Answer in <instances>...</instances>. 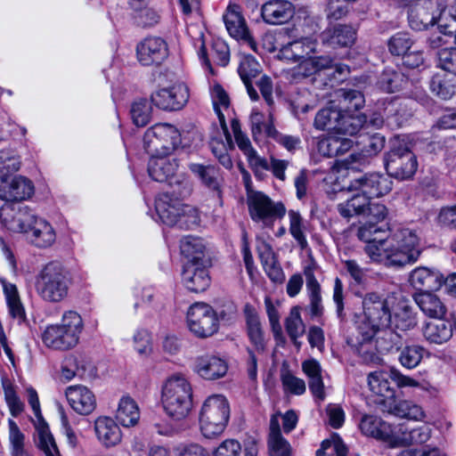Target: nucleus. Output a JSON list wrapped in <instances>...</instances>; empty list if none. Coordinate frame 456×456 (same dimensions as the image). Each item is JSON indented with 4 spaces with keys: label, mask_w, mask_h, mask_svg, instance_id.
I'll return each mask as SVG.
<instances>
[{
    "label": "nucleus",
    "mask_w": 456,
    "mask_h": 456,
    "mask_svg": "<svg viewBox=\"0 0 456 456\" xmlns=\"http://www.w3.org/2000/svg\"><path fill=\"white\" fill-rule=\"evenodd\" d=\"M56 323L69 332H71V334L76 337V339L80 340L85 329V322L78 312L75 310L64 311L60 321Z\"/></svg>",
    "instance_id": "50"
},
{
    "label": "nucleus",
    "mask_w": 456,
    "mask_h": 456,
    "mask_svg": "<svg viewBox=\"0 0 456 456\" xmlns=\"http://www.w3.org/2000/svg\"><path fill=\"white\" fill-rule=\"evenodd\" d=\"M295 14V7L287 0H268L261 6V17L270 25L288 22Z\"/></svg>",
    "instance_id": "26"
},
{
    "label": "nucleus",
    "mask_w": 456,
    "mask_h": 456,
    "mask_svg": "<svg viewBox=\"0 0 456 456\" xmlns=\"http://www.w3.org/2000/svg\"><path fill=\"white\" fill-rule=\"evenodd\" d=\"M232 129L239 149L246 156L248 165L255 174L257 175L264 170H267L269 168V163L265 159L257 154L256 150L252 147L248 136L240 131V123L237 120H232Z\"/></svg>",
    "instance_id": "27"
},
{
    "label": "nucleus",
    "mask_w": 456,
    "mask_h": 456,
    "mask_svg": "<svg viewBox=\"0 0 456 456\" xmlns=\"http://www.w3.org/2000/svg\"><path fill=\"white\" fill-rule=\"evenodd\" d=\"M136 52L142 65L159 64L167 56V46L160 37H147L137 45Z\"/></svg>",
    "instance_id": "25"
},
{
    "label": "nucleus",
    "mask_w": 456,
    "mask_h": 456,
    "mask_svg": "<svg viewBox=\"0 0 456 456\" xmlns=\"http://www.w3.org/2000/svg\"><path fill=\"white\" fill-rule=\"evenodd\" d=\"M115 418L125 428L137 425L140 419V409L137 403L131 396L123 395L118 401Z\"/></svg>",
    "instance_id": "37"
},
{
    "label": "nucleus",
    "mask_w": 456,
    "mask_h": 456,
    "mask_svg": "<svg viewBox=\"0 0 456 456\" xmlns=\"http://www.w3.org/2000/svg\"><path fill=\"white\" fill-rule=\"evenodd\" d=\"M432 433V428L428 424L414 427L398 425L395 427L392 448L426 444L431 438Z\"/></svg>",
    "instance_id": "20"
},
{
    "label": "nucleus",
    "mask_w": 456,
    "mask_h": 456,
    "mask_svg": "<svg viewBox=\"0 0 456 456\" xmlns=\"http://www.w3.org/2000/svg\"><path fill=\"white\" fill-rule=\"evenodd\" d=\"M288 215L289 219V233L297 242L299 247L304 249L307 247V240L305 234V226L304 224V219L301 215L295 210H289Z\"/></svg>",
    "instance_id": "56"
},
{
    "label": "nucleus",
    "mask_w": 456,
    "mask_h": 456,
    "mask_svg": "<svg viewBox=\"0 0 456 456\" xmlns=\"http://www.w3.org/2000/svg\"><path fill=\"white\" fill-rule=\"evenodd\" d=\"M409 281L414 289L424 291L439 289L445 283V279L436 269L419 266L411 272Z\"/></svg>",
    "instance_id": "29"
},
{
    "label": "nucleus",
    "mask_w": 456,
    "mask_h": 456,
    "mask_svg": "<svg viewBox=\"0 0 456 456\" xmlns=\"http://www.w3.org/2000/svg\"><path fill=\"white\" fill-rule=\"evenodd\" d=\"M393 412L399 418L414 421H423L426 418V413L421 406L407 400L400 401L396 403Z\"/></svg>",
    "instance_id": "53"
},
{
    "label": "nucleus",
    "mask_w": 456,
    "mask_h": 456,
    "mask_svg": "<svg viewBox=\"0 0 456 456\" xmlns=\"http://www.w3.org/2000/svg\"><path fill=\"white\" fill-rule=\"evenodd\" d=\"M425 355H428V352L423 346L407 345L399 351L398 362L403 368L412 370L420 364Z\"/></svg>",
    "instance_id": "45"
},
{
    "label": "nucleus",
    "mask_w": 456,
    "mask_h": 456,
    "mask_svg": "<svg viewBox=\"0 0 456 456\" xmlns=\"http://www.w3.org/2000/svg\"><path fill=\"white\" fill-rule=\"evenodd\" d=\"M248 334L257 353H263L265 343L257 314L251 310L247 311Z\"/></svg>",
    "instance_id": "49"
},
{
    "label": "nucleus",
    "mask_w": 456,
    "mask_h": 456,
    "mask_svg": "<svg viewBox=\"0 0 456 456\" xmlns=\"http://www.w3.org/2000/svg\"><path fill=\"white\" fill-rule=\"evenodd\" d=\"M21 159L17 151L12 148L0 150V173H15L20 169Z\"/></svg>",
    "instance_id": "57"
},
{
    "label": "nucleus",
    "mask_w": 456,
    "mask_h": 456,
    "mask_svg": "<svg viewBox=\"0 0 456 456\" xmlns=\"http://www.w3.org/2000/svg\"><path fill=\"white\" fill-rule=\"evenodd\" d=\"M210 95L213 102L215 112L216 113L221 128L227 133V126L225 123L223 110H226L230 104V98L224 89L218 84H215L210 88Z\"/></svg>",
    "instance_id": "47"
},
{
    "label": "nucleus",
    "mask_w": 456,
    "mask_h": 456,
    "mask_svg": "<svg viewBox=\"0 0 456 456\" xmlns=\"http://www.w3.org/2000/svg\"><path fill=\"white\" fill-rule=\"evenodd\" d=\"M446 11L434 1H423L411 5L408 8L409 26L416 31H422L437 23L438 36L430 37L432 47H439L445 40L440 36L452 37L453 29L456 28V19L452 17L449 23L446 22Z\"/></svg>",
    "instance_id": "5"
},
{
    "label": "nucleus",
    "mask_w": 456,
    "mask_h": 456,
    "mask_svg": "<svg viewBox=\"0 0 456 456\" xmlns=\"http://www.w3.org/2000/svg\"><path fill=\"white\" fill-rule=\"evenodd\" d=\"M223 18L231 37L245 40L249 37L248 28L239 5L229 4Z\"/></svg>",
    "instance_id": "34"
},
{
    "label": "nucleus",
    "mask_w": 456,
    "mask_h": 456,
    "mask_svg": "<svg viewBox=\"0 0 456 456\" xmlns=\"http://www.w3.org/2000/svg\"><path fill=\"white\" fill-rule=\"evenodd\" d=\"M222 131L225 136L226 142L222 139L212 138L210 142V148L219 162L225 168H231L232 167V162L228 154V150L232 148L231 135L228 131L227 133H224L223 129Z\"/></svg>",
    "instance_id": "55"
},
{
    "label": "nucleus",
    "mask_w": 456,
    "mask_h": 456,
    "mask_svg": "<svg viewBox=\"0 0 456 456\" xmlns=\"http://www.w3.org/2000/svg\"><path fill=\"white\" fill-rule=\"evenodd\" d=\"M228 368L225 359L216 354H205L196 358L193 370L203 379L216 380L224 377Z\"/></svg>",
    "instance_id": "21"
},
{
    "label": "nucleus",
    "mask_w": 456,
    "mask_h": 456,
    "mask_svg": "<svg viewBox=\"0 0 456 456\" xmlns=\"http://www.w3.org/2000/svg\"><path fill=\"white\" fill-rule=\"evenodd\" d=\"M0 282L11 316L19 322H24L26 319V311L17 286L5 279H0Z\"/></svg>",
    "instance_id": "38"
},
{
    "label": "nucleus",
    "mask_w": 456,
    "mask_h": 456,
    "mask_svg": "<svg viewBox=\"0 0 456 456\" xmlns=\"http://www.w3.org/2000/svg\"><path fill=\"white\" fill-rule=\"evenodd\" d=\"M179 142L180 134L170 124H156L144 134V147L151 155L169 154Z\"/></svg>",
    "instance_id": "11"
},
{
    "label": "nucleus",
    "mask_w": 456,
    "mask_h": 456,
    "mask_svg": "<svg viewBox=\"0 0 456 456\" xmlns=\"http://www.w3.org/2000/svg\"><path fill=\"white\" fill-rule=\"evenodd\" d=\"M362 434L375 438L392 447L395 427L374 415H363L358 424Z\"/></svg>",
    "instance_id": "24"
},
{
    "label": "nucleus",
    "mask_w": 456,
    "mask_h": 456,
    "mask_svg": "<svg viewBox=\"0 0 456 456\" xmlns=\"http://www.w3.org/2000/svg\"><path fill=\"white\" fill-rule=\"evenodd\" d=\"M389 373L383 370H375L369 373L367 381L370 390L381 397H390L394 395V390L388 381Z\"/></svg>",
    "instance_id": "46"
},
{
    "label": "nucleus",
    "mask_w": 456,
    "mask_h": 456,
    "mask_svg": "<svg viewBox=\"0 0 456 456\" xmlns=\"http://www.w3.org/2000/svg\"><path fill=\"white\" fill-rule=\"evenodd\" d=\"M72 279L66 266L56 260L43 265L34 276V289L40 299L49 304L64 301L69 293Z\"/></svg>",
    "instance_id": "4"
},
{
    "label": "nucleus",
    "mask_w": 456,
    "mask_h": 456,
    "mask_svg": "<svg viewBox=\"0 0 456 456\" xmlns=\"http://www.w3.org/2000/svg\"><path fill=\"white\" fill-rule=\"evenodd\" d=\"M0 222L8 230L22 233L27 242L36 248H49L56 241V232L52 224L28 206L3 205Z\"/></svg>",
    "instance_id": "2"
},
{
    "label": "nucleus",
    "mask_w": 456,
    "mask_h": 456,
    "mask_svg": "<svg viewBox=\"0 0 456 456\" xmlns=\"http://www.w3.org/2000/svg\"><path fill=\"white\" fill-rule=\"evenodd\" d=\"M189 168L205 186L216 193L220 203H222L221 179L218 169L211 165L204 166L196 163L190 164Z\"/></svg>",
    "instance_id": "36"
},
{
    "label": "nucleus",
    "mask_w": 456,
    "mask_h": 456,
    "mask_svg": "<svg viewBox=\"0 0 456 456\" xmlns=\"http://www.w3.org/2000/svg\"><path fill=\"white\" fill-rule=\"evenodd\" d=\"M134 348L142 357H148L152 352V339L146 329H138L133 336Z\"/></svg>",
    "instance_id": "60"
},
{
    "label": "nucleus",
    "mask_w": 456,
    "mask_h": 456,
    "mask_svg": "<svg viewBox=\"0 0 456 456\" xmlns=\"http://www.w3.org/2000/svg\"><path fill=\"white\" fill-rule=\"evenodd\" d=\"M332 67V60L329 56L312 57L302 61L293 69L295 77H306L318 71Z\"/></svg>",
    "instance_id": "43"
},
{
    "label": "nucleus",
    "mask_w": 456,
    "mask_h": 456,
    "mask_svg": "<svg viewBox=\"0 0 456 456\" xmlns=\"http://www.w3.org/2000/svg\"><path fill=\"white\" fill-rule=\"evenodd\" d=\"M324 40L333 47L350 46L355 40V30L348 25H337L324 34Z\"/></svg>",
    "instance_id": "44"
},
{
    "label": "nucleus",
    "mask_w": 456,
    "mask_h": 456,
    "mask_svg": "<svg viewBox=\"0 0 456 456\" xmlns=\"http://www.w3.org/2000/svg\"><path fill=\"white\" fill-rule=\"evenodd\" d=\"M186 322L189 330L200 338L214 335L219 328L216 312L205 303H195L189 307Z\"/></svg>",
    "instance_id": "12"
},
{
    "label": "nucleus",
    "mask_w": 456,
    "mask_h": 456,
    "mask_svg": "<svg viewBox=\"0 0 456 456\" xmlns=\"http://www.w3.org/2000/svg\"><path fill=\"white\" fill-rule=\"evenodd\" d=\"M415 304L421 313L430 319H442L447 314L444 300L436 293L419 291L413 295Z\"/></svg>",
    "instance_id": "28"
},
{
    "label": "nucleus",
    "mask_w": 456,
    "mask_h": 456,
    "mask_svg": "<svg viewBox=\"0 0 456 456\" xmlns=\"http://www.w3.org/2000/svg\"><path fill=\"white\" fill-rule=\"evenodd\" d=\"M413 45V40L408 33L398 32L394 35L388 43L389 51L394 55L406 54Z\"/></svg>",
    "instance_id": "62"
},
{
    "label": "nucleus",
    "mask_w": 456,
    "mask_h": 456,
    "mask_svg": "<svg viewBox=\"0 0 456 456\" xmlns=\"http://www.w3.org/2000/svg\"><path fill=\"white\" fill-rule=\"evenodd\" d=\"M342 117L341 110L334 102H330L327 106L321 109L315 115L314 127L320 131H334L336 133H353L360 125V120L356 119L354 124L347 125L339 121Z\"/></svg>",
    "instance_id": "17"
},
{
    "label": "nucleus",
    "mask_w": 456,
    "mask_h": 456,
    "mask_svg": "<svg viewBox=\"0 0 456 456\" xmlns=\"http://www.w3.org/2000/svg\"><path fill=\"white\" fill-rule=\"evenodd\" d=\"M267 114L264 113L259 108L255 107L251 110L249 117L251 130L253 136L257 139V136L265 134L271 137L275 134V127L273 124V113L271 107L266 110Z\"/></svg>",
    "instance_id": "40"
},
{
    "label": "nucleus",
    "mask_w": 456,
    "mask_h": 456,
    "mask_svg": "<svg viewBox=\"0 0 456 456\" xmlns=\"http://www.w3.org/2000/svg\"><path fill=\"white\" fill-rule=\"evenodd\" d=\"M285 327L293 344L296 346L300 347V343L297 341V338L302 337L305 333V324L302 321L298 308L294 307L290 310V313L286 319Z\"/></svg>",
    "instance_id": "54"
},
{
    "label": "nucleus",
    "mask_w": 456,
    "mask_h": 456,
    "mask_svg": "<svg viewBox=\"0 0 456 456\" xmlns=\"http://www.w3.org/2000/svg\"><path fill=\"white\" fill-rule=\"evenodd\" d=\"M377 348L381 354L388 353L394 349H398L400 338L395 330L390 327L379 329L374 336Z\"/></svg>",
    "instance_id": "51"
},
{
    "label": "nucleus",
    "mask_w": 456,
    "mask_h": 456,
    "mask_svg": "<svg viewBox=\"0 0 456 456\" xmlns=\"http://www.w3.org/2000/svg\"><path fill=\"white\" fill-rule=\"evenodd\" d=\"M280 416L279 413L273 414L270 419V434L268 439L270 456H290V444L281 434Z\"/></svg>",
    "instance_id": "35"
},
{
    "label": "nucleus",
    "mask_w": 456,
    "mask_h": 456,
    "mask_svg": "<svg viewBox=\"0 0 456 456\" xmlns=\"http://www.w3.org/2000/svg\"><path fill=\"white\" fill-rule=\"evenodd\" d=\"M393 186L392 180L384 175H364L351 182L349 191H359L370 198H379L387 194Z\"/></svg>",
    "instance_id": "18"
},
{
    "label": "nucleus",
    "mask_w": 456,
    "mask_h": 456,
    "mask_svg": "<svg viewBox=\"0 0 456 456\" xmlns=\"http://www.w3.org/2000/svg\"><path fill=\"white\" fill-rule=\"evenodd\" d=\"M9 426V442L12 456L25 455V436L20 431L16 422L12 419L8 420Z\"/></svg>",
    "instance_id": "59"
},
{
    "label": "nucleus",
    "mask_w": 456,
    "mask_h": 456,
    "mask_svg": "<svg viewBox=\"0 0 456 456\" xmlns=\"http://www.w3.org/2000/svg\"><path fill=\"white\" fill-rule=\"evenodd\" d=\"M426 321L421 326L423 338L429 344L442 345L450 340L453 334L452 322L442 319Z\"/></svg>",
    "instance_id": "31"
},
{
    "label": "nucleus",
    "mask_w": 456,
    "mask_h": 456,
    "mask_svg": "<svg viewBox=\"0 0 456 456\" xmlns=\"http://www.w3.org/2000/svg\"><path fill=\"white\" fill-rule=\"evenodd\" d=\"M27 393L28 403L37 419L36 429L38 435V447L44 452L45 456H60L54 438L50 432L48 425L42 417L37 391L32 387H28Z\"/></svg>",
    "instance_id": "15"
},
{
    "label": "nucleus",
    "mask_w": 456,
    "mask_h": 456,
    "mask_svg": "<svg viewBox=\"0 0 456 456\" xmlns=\"http://www.w3.org/2000/svg\"><path fill=\"white\" fill-rule=\"evenodd\" d=\"M361 143L363 144L362 153L351 154L349 158L352 159V161H349L347 159L345 160L346 167H349V165L354 161H360L362 156L370 157L376 155L384 148L385 139L380 134H376L370 136L362 137Z\"/></svg>",
    "instance_id": "48"
},
{
    "label": "nucleus",
    "mask_w": 456,
    "mask_h": 456,
    "mask_svg": "<svg viewBox=\"0 0 456 456\" xmlns=\"http://www.w3.org/2000/svg\"><path fill=\"white\" fill-rule=\"evenodd\" d=\"M338 103L336 104L341 112L357 113L365 104L363 94L354 89H340L337 92Z\"/></svg>",
    "instance_id": "41"
},
{
    "label": "nucleus",
    "mask_w": 456,
    "mask_h": 456,
    "mask_svg": "<svg viewBox=\"0 0 456 456\" xmlns=\"http://www.w3.org/2000/svg\"><path fill=\"white\" fill-rule=\"evenodd\" d=\"M302 370L309 379V389L314 397L323 400L325 397L322 367L315 359H308L302 362Z\"/></svg>",
    "instance_id": "39"
},
{
    "label": "nucleus",
    "mask_w": 456,
    "mask_h": 456,
    "mask_svg": "<svg viewBox=\"0 0 456 456\" xmlns=\"http://www.w3.org/2000/svg\"><path fill=\"white\" fill-rule=\"evenodd\" d=\"M247 204L251 219L263 227H273L274 222L286 214V208L281 202L272 200L262 191L249 192Z\"/></svg>",
    "instance_id": "9"
},
{
    "label": "nucleus",
    "mask_w": 456,
    "mask_h": 456,
    "mask_svg": "<svg viewBox=\"0 0 456 456\" xmlns=\"http://www.w3.org/2000/svg\"><path fill=\"white\" fill-rule=\"evenodd\" d=\"M437 57L438 66L443 69L442 72L447 71L456 75V47L440 49Z\"/></svg>",
    "instance_id": "64"
},
{
    "label": "nucleus",
    "mask_w": 456,
    "mask_h": 456,
    "mask_svg": "<svg viewBox=\"0 0 456 456\" xmlns=\"http://www.w3.org/2000/svg\"><path fill=\"white\" fill-rule=\"evenodd\" d=\"M167 154L151 155L149 161L148 172L150 176L157 182H166L173 177L178 164L175 159Z\"/></svg>",
    "instance_id": "32"
},
{
    "label": "nucleus",
    "mask_w": 456,
    "mask_h": 456,
    "mask_svg": "<svg viewBox=\"0 0 456 456\" xmlns=\"http://www.w3.org/2000/svg\"><path fill=\"white\" fill-rule=\"evenodd\" d=\"M418 168L415 154L407 146H397L390 151L386 159V170L398 180L411 178Z\"/></svg>",
    "instance_id": "13"
},
{
    "label": "nucleus",
    "mask_w": 456,
    "mask_h": 456,
    "mask_svg": "<svg viewBox=\"0 0 456 456\" xmlns=\"http://www.w3.org/2000/svg\"><path fill=\"white\" fill-rule=\"evenodd\" d=\"M338 205L341 216L350 218L363 216L366 220L357 229V238L365 243L363 251L374 263L386 266L402 267L414 264L421 254L420 239L415 230L398 227L388 233V226L382 224L387 208L379 203H371L370 198L359 191Z\"/></svg>",
    "instance_id": "1"
},
{
    "label": "nucleus",
    "mask_w": 456,
    "mask_h": 456,
    "mask_svg": "<svg viewBox=\"0 0 456 456\" xmlns=\"http://www.w3.org/2000/svg\"><path fill=\"white\" fill-rule=\"evenodd\" d=\"M283 389L286 393L301 395L305 392V383L289 370H282L281 375Z\"/></svg>",
    "instance_id": "63"
},
{
    "label": "nucleus",
    "mask_w": 456,
    "mask_h": 456,
    "mask_svg": "<svg viewBox=\"0 0 456 456\" xmlns=\"http://www.w3.org/2000/svg\"><path fill=\"white\" fill-rule=\"evenodd\" d=\"M180 249L186 259L184 263L208 262L205 258V245L200 238L183 237L181 240Z\"/></svg>",
    "instance_id": "42"
},
{
    "label": "nucleus",
    "mask_w": 456,
    "mask_h": 456,
    "mask_svg": "<svg viewBox=\"0 0 456 456\" xmlns=\"http://www.w3.org/2000/svg\"><path fill=\"white\" fill-rule=\"evenodd\" d=\"M161 404L166 414L175 420L186 419L193 407V390L182 373L169 376L161 387Z\"/></svg>",
    "instance_id": "6"
},
{
    "label": "nucleus",
    "mask_w": 456,
    "mask_h": 456,
    "mask_svg": "<svg viewBox=\"0 0 456 456\" xmlns=\"http://www.w3.org/2000/svg\"><path fill=\"white\" fill-rule=\"evenodd\" d=\"M260 64L253 56L243 55L241 57L238 72L243 83L251 81L260 73Z\"/></svg>",
    "instance_id": "61"
},
{
    "label": "nucleus",
    "mask_w": 456,
    "mask_h": 456,
    "mask_svg": "<svg viewBox=\"0 0 456 456\" xmlns=\"http://www.w3.org/2000/svg\"><path fill=\"white\" fill-rule=\"evenodd\" d=\"M35 192L33 183L23 175L0 176V200L11 202H20L29 200Z\"/></svg>",
    "instance_id": "14"
},
{
    "label": "nucleus",
    "mask_w": 456,
    "mask_h": 456,
    "mask_svg": "<svg viewBox=\"0 0 456 456\" xmlns=\"http://www.w3.org/2000/svg\"><path fill=\"white\" fill-rule=\"evenodd\" d=\"M182 282L190 291H204L210 284L208 262L184 263L182 272Z\"/></svg>",
    "instance_id": "19"
},
{
    "label": "nucleus",
    "mask_w": 456,
    "mask_h": 456,
    "mask_svg": "<svg viewBox=\"0 0 456 456\" xmlns=\"http://www.w3.org/2000/svg\"><path fill=\"white\" fill-rule=\"evenodd\" d=\"M65 396L71 409L80 415L91 414L97 405L94 392L83 385L68 387Z\"/></svg>",
    "instance_id": "23"
},
{
    "label": "nucleus",
    "mask_w": 456,
    "mask_h": 456,
    "mask_svg": "<svg viewBox=\"0 0 456 456\" xmlns=\"http://www.w3.org/2000/svg\"><path fill=\"white\" fill-rule=\"evenodd\" d=\"M41 338L47 348L61 352L75 348L80 341L57 323L47 325L42 332Z\"/></svg>",
    "instance_id": "22"
},
{
    "label": "nucleus",
    "mask_w": 456,
    "mask_h": 456,
    "mask_svg": "<svg viewBox=\"0 0 456 456\" xmlns=\"http://www.w3.org/2000/svg\"><path fill=\"white\" fill-rule=\"evenodd\" d=\"M94 430L98 440L106 447L118 444L122 433L118 425L110 417L102 416L95 419Z\"/></svg>",
    "instance_id": "33"
},
{
    "label": "nucleus",
    "mask_w": 456,
    "mask_h": 456,
    "mask_svg": "<svg viewBox=\"0 0 456 456\" xmlns=\"http://www.w3.org/2000/svg\"><path fill=\"white\" fill-rule=\"evenodd\" d=\"M430 89L442 99H450L454 94V84L452 77L444 72H437L432 77Z\"/></svg>",
    "instance_id": "52"
},
{
    "label": "nucleus",
    "mask_w": 456,
    "mask_h": 456,
    "mask_svg": "<svg viewBox=\"0 0 456 456\" xmlns=\"http://www.w3.org/2000/svg\"><path fill=\"white\" fill-rule=\"evenodd\" d=\"M384 304L374 294H366L362 299L363 313L356 316V350L366 363L379 364L382 362L374 336L379 329L387 327L389 323V316L384 312Z\"/></svg>",
    "instance_id": "3"
},
{
    "label": "nucleus",
    "mask_w": 456,
    "mask_h": 456,
    "mask_svg": "<svg viewBox=\"0 0 456 456\" xmlns=\"http://www.w3.org/2000/svg\"><path fill=\"white\" fill-rule=\"evenodd\" d=\"M230 417L228 401L222 395L208 396L199 413V425L201 434L207 438L220 436L225 429Z\"/></svg>",
    "instance_id": "7"
},
{
    "label": "nucleus",
    "mask_w": 456,
    "mask_h": 456,
    "mask_svg": "<svg viewBox=\"0 0 456 456\" xmlns=\"http://www.w3.org/2000/svg\"><path fill=\"white\" fill-rule=\"evenodd\" d=\"M189 98V87L183 82L175 83L170 87L159 89L151 94L152 103L165 110H181Z\"/></svg>",
    "instance_id": "16"
},
{
    "label": "nucleus",
    "mask_w": 456,
    "mask_h": 456,
    "mask_svg": "<svg viewBox=\"0 0 456 456\" xmlns=\"http://www.w3.org/2000/svg\"><path fill=\"white\" fill-rule=\"evenodd\" d=\"M370 294H374L379 301L385 303L384 312L389 316L387 327L401 331H408L417 327L418 314L408 300L400 298L395 301L394 297L382 298L375 292Z\"/></svg>",
    "instance_id": "10"
},
{
    "label": "nucleus",
    "mask_w": 456,
    "mask_h": 456,
    "mask_svg": "<svg viewBox=\"0 0 456 456\" xmlns=\"http://www.w3.org/2000/svg\"><path fill=\"white\" fill-rule=\"evenodd\" d=\"M316 43L309 38L295 40L282 45L278 53V58L288 62H297L308 59L315 52Z\"/></svg>",
    "instance_id": "30"
},
{
    "label": "nucleus",
    "mask_w": 456,
    "mask_h": 456,
    "mask_svg": "<svg viewBox=\"0 0 456 456\" xmlns=\"http://www.w3.org/2000/svg\"><path fill=\"white\" fill-rule=\"evenodd\" d=\"M155 210L159 219L167 225L178 224L181 227L190 229L200 223L199 212L194 207L183 204L178 198L169 193L158 195Z\"/></svg>",
    "instance_id": "8"
},
{
    "label": "nucleus",
    "mask_w": 456,
    "mask_h": 456,
    "mask_svg": "<svg viewBox=\"0 0 456 456\" xmlns=\"http://www.w3.org/2000/svg\"><path fill=\"white\" fill-rule=\"evenodd\" d=\"M348 449L338 434H333L330 439L322 442V447L316 451V456L331 455L347 456Z\"/></svg>",
    "instance_id": "58"
}]
</instances>
